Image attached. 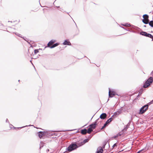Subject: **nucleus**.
Returning a JSON list of instances; mask_svg holds the SVG:
<instances>
[{
    "mask_svg": "<svg viewBox=\"0 0 153 153\" xmlns=\"http://www.w3.org/2000/svg\"><path fill=\"white\" fill-rule=\"evenodd\" d=\"M153 82V79L152 77H150L145 82V83L143 85L144 88H146L149 86L150 84Z\"/></svg>",
    "mask_w": 153,
    "mask_h": 153,
    "instance_id": "1",
    "label": "nucleus"
},
{
    "mask_svg": "<svg viewBox=\"0 0 153 153\" xmlns=\"http://www.w3.org/2000/svg\"><path fill=\"white\" fill-rule=\"evenodd\" d=\"M78 148V146L75 143H73L69 145L67 148L68 151L69 152H71Z\"/></svg>",
    "mask_w": 153,
    "mask_h": 153,
    "instance_id": "2",
    "label": "nucleus"
},
{
    "mask_svg": "<svg viewBox=\"0 0 153 153\" xmlns=\"http://www.w3.org/2000/svg\"><path fill=\"white\" fill-rule=\"evenodd\" d=\"M148 105H146L142 107L140 110V114H142L144 113L148 109Z\"/></svg>",
    "mask_w": 153,
    "mask_h": 153,
    "instance_id": "3",
    "label": "nucleus"
},
{
    "mask_svg": "<svg viewBox=\"0 0 153 153\" xmlns=\"http://www.w3.org/2000/svg\"><path fill=\"white\" fill-rule=\"evenodd\" d=\"M140 34L152 39V41L153 40V36L151 34L142 31L140 32Z\"/></svg>",
    "mask_w": 153,
    "mask_h": 153,
    "instance_id": "4",
    "label": "nucleus"
},
{
    "mask_svg": "<svg viewBox=\"0 0 153 153\" xmlns=\"http://www.w3.org/2000/svg\"><path fill=\"white\" fill-rule=\"evenodd\" d=\"M143 18L142 20L143 22L145 24H148L149 21L148 15L147 14H144L143 15Z\"/></svg>",
    "mask_w": 153,
    "mask_h": 153,
    "instance_id": "5",
    "label": "nucleus"
},
{
    "mask_svg": "<svg viewBox=\"0 0 153 153\" xmlns=\"http://www.w3.org/2000/svg\"><path fill=\"white\" fill-rule=\"evenodd\" d=\"M99 119L100 118H99L93 123L89 125V126L90 128L93 130L94 129L96 128V126L97 125V122Z\"/></svg>",
    "mask_w": 153,
    "mask_h": 153,
    "instance_id": "6",
    "label": "nucleus"
},
{
    "mask_svg": "<svg viewBox=\"0 0 153 153\" xmlns=\"http://www.w3.org/2000/svg\"><path fill=\"white\" fill-rule=\"evenodd\" d=\"M116 93L114 91H111V89L109 88V96L110 97H112L113 96L116 95Z\"/></svg>",
    "mask_w": 153,
    "mask_h": 153,
    "instance_id": "7",
    "label": "nucleus"
},
{
    "mask_svg": "<svg viewBox=\"0 0 153 153\" xmlns=\"http://www.w3.org/2000/svg\"><path fill=\"white\" fill-rule=\"evenodd\" d=\"M107 117V114L105 113H102L100 116V118L101 119H105Z\"/></svg>",
    "mask_w": 153,
    "mask_h": 153,
    "instance_id": "8",
    "label": "nucleus"
},
{
    "mask_svg": "<svg viewBox=\"0 0 153 153\" xmlns=\"http://www.w3.org/2000/svg\"><path fill=\"white\" fill-rule=\"evenodd\" d=\"M103 150L102 148L100 146L97 149V151L96 153H102Z\"/></svg>",
    "mask_w": 153,
    "mask_h": 153,
    "instance_id": "9",
    "label": "nucleus"
},
{
    "mask_svg": "<svg viewBox=\"0 0 153 153\" xmlns=\"http://www.w3.org/2000/svg\"><path fill=\"white\" fill-rule=\"evenodd\" d=\"M55 40H51L50 42H49L48 43V47H50L51 46H52L53 44L55 42Z\"/></svg>",
    "mask_w": 153,
    "mask_h": 153,
    "instance_id": "10",
    "label": "nucleus"
},
{
    "mask_svg": "<svg viewBox=\"0 0 153 153\" xmlns=\"http://www.w3.org/2000/svg\"><path fill=\"white\" fill-rule=\"evenodd\" d=\"M45 132L44 131H39L38 132L39 136L41 138L45 135Z\"/></svg>",
    "mask_w": 153,
    "mask_h": 153,
    "instance_id": "11",
    "label": "nucleus"
},
{
    "mask_svg": "<svg viewBox=\"0 0 153 153\" xmlns=\"http://www.w3.org/2000/svg\"><path fill=\"white\" fill-rule=\"evenodd\" d=\"M81 133L82 134H85L87 133V130L86 128L82 129L81 130Z\"/></svg>",
    "mask_w": 153,
    "mask_h": 153,
    "instance_id": "12",
    "label": "nucleus"
},
{
    "mask_svg": "<svg viewBox=\"0 0 153 153\" xmlns=\"http://www.w3.org/2000/svg\"><path fill=\"white\" fill-rule=\"evenodd\" d=\"M63 44L64 45H71V44L69 41H67V40H65L64 42L63 43Z\"/></svg>",
    "mask_w": 153,
    "mask_h": 153,
    "instance_id": "13",
    "label": "nucleus"
},
{
    "mask_svg": "<svg viewBox=\"0 0 153 153\" xmlns=\"http://www.w3.org/2000/svg\"><path fill=\"white\" fill-rule=\"evenodd\" d=\"M113 118L111 117H110L108 119L106 122L104 124H106V125L107 126V124L111 122Z\"/></svg>",
    "mask_w": 153,
    "mask_h": 153,
    "instance_id": "14",
    "label": "nucleus"
},
{
    "mask_svg": "<svg viewBox=\"0 0 153 153\" xmlns=\"http://www.w3.org/2000/svg\"><path fill=\"white\" fill-rule=\"evenodd\" d=\"M148 149L147 148V147H145L143 149L140 150V152H146L148 150Z\"/></svg>",
    "mask_w": 153,
    "mask_h": 153,
    "instance_id": "15",
    "label": "nucleus"
},
{
    "mask_svg": "<svg viewBox=\"0 0 153 153\" xmlns=\"http://www.w3.org/2000/svg\"><path fill=\"white\" fill-rule=\"evenodd\" d=\"M59 44L58 43H56L53 45L52 46H51L50 47V48H53L57 46H58L59 45Z\"/></svg>",
    "mask_w": 153,
    "mask_h": 153,
    "instance_id": "16",
    "label": "nucleus"
},
{
    "mask_svg": "<svg viewBox=\"0 0 153 153\" xmlns=\"http://www.w3.org/2000/svg\"><path fill=\"white\" fill-rule=\"evenodd\" d=\"M148 24L150 26L152 27H153V20H151L149 21Z\"/></svg>",
    "mask_w": 153,
    "mask_h": 153,
    "instance_id": "17",
    "label": "nucleus"
},
{
    "mask_svg": "<svg viewBox=\"0 0 153 153\" xmlns=\"http://www.w3.org/2000/svg\"><path fill=\"white\" fill-rule=\"evenodd\" d=\"M122 111H123V109H119L117 111V115H118L120 114H121L122 113Z\"/></svg>",
    "mask_w": 153,
    "mask_h": 153,
    "instance_id": "18",
    "label": "nucleus"
},
{
    "mask_svg": "<svg viewBox=\"0 0 153 153\" xmlns=\"http://www.w3.org/2000/svg\"><path fill=\"white\" fill-rule=\"evenodd\" d=\"M93 131V129L89 127V128L87 130V132L88 134H90Z\"/></svg>",
    "mask_w": 153,
    "mask_h": 153,
    "instance_id": "19",
    "label": "nucleus"
},
{
    "mask_svg": "<svg viewBox=\"0 0 153 153\" xmlns=\"http://www.w3.org/2000/svg\"><path fill=\"white\" fill-rule=\"evenodd\" d=\"M44 143L42 141H41L40 143V148L41 147H42L43 146H44Z\"/></svg>",
    "mask_w": 153,
    "mask_h": 153,
    "instance_id": "20",
    "label": "nucleus"
},
{
    "mask_svg": "<svg viewBox=\"0 0 153 153\" xmlns=\"http://www.w3.org/2000/svg\"><path fill=\"white\" fill-rule=\"evenodd\" d=\"M39 52V49H35L34 51V53L35 54H37Z\"/></svg>",
    "mask_w": 153,
    "mask_h": 153,
    "instance_id": "21",
    "label": "nucleus"
},
{
    "mask_svg": "<svg viewBox=\"0 0 153 153\" xmlns=\"http://www.w3.org/2000/svg\"><path fill=\"white\" fill-rule=\"evenodd\" d=\"M89 140V139H86L84 140L83 142L84 143L87 142Z\"/></svg>",
    "mask_w": 153,
    "mask_h": 153,
    "instance_id": "22",
    "label": "nucleus"
},
{
    "mask_svg": "<svg viewBox=\"0 0 153 153\" xmlns=\"http://www.w3.org/2000/svg\"><path fill=\"white\" fill-rule=\"evenodd\" d=\"M15 34L17 36H18L19 37H21V38H22V36H21V35L20 34H19L18 33H15Z\"/></svg>",
    "mask_w": 153,
    "mask_h": 153,
    "instance_id": "23",
    "label": "nucleus"
},
{
    "mask_svg": "<svg viewBox=\"0 0 153 153\" xmlns=\"http://www.w3.org/2000/svg\"><path fill=\"white\" fill-rule=\"evenodd\" d=\"M123 25L124 26H127V27H129V26H130V24H125V25Z\"/></svg>",
    "mask_w": 153,
    "mask_h": 153,
    "instance_id": "24",
    "label": "nucleus"
},
{
    "mask_svg": "<svg viewBox=\"0 0 153 153\" xmlns=\"http://www.w3.org/2000/svg\"><path fill=\"white\" fill-rule=\"evenodd\" d=\"M106 124H104V126L102 127L101 128V130L104 128L105 127H106Z\"/></svg>",
    "mask_w": 153,
    "mask_h": 153,
    "instance_id": "25",
    "label": "nucleus"
},
{
    "mask_svg": "<svg viewBox=\"0 0 153 153\" xmlns=\"http://www.w3.org/2000/svg\"><path fill=\"white\" fill-rule=\"evenodd\" d=\"M128 128L127 126H126L124 128V129L125 130H126Z\"/></svg>",
    "mask_w": 153,
    "mask_h": 153,
    "instance_id": "26",
    "label": "nucleus"
},
{
    "mask_svg": "<svg viewBox=\"0 0 153 153\" xmlns=\"http://www.w3.org/2000/svg\"><path fill=\"white\" fill-rule=\"evenodd\" d=\"M117 145L116 143H114L112 146L113 148H114L115 147L117 146Z\"/></svg>",
    "mask_w": 153,
    "mask_h": 153,
    "instance_id": "27",
    "label": "nucleus"
},
{
    "mask_svg": "<svg viewBox=\"0 0 153 153\" xmlns=\"http://www.w3.org/2000/svg\"><path fill=\"white\" fill-rule=\"evenodd\" d=\"M153 103V100H152L150 102H149L148 104L149 105H150L151 104H152Z\"/></svg>",
    "mask_w": 153,
    "mask_h": 153,
    "instance_id": "28",
    "label": "nucleus"
},
{
    "mask_svg": "<svg viewBox=\"0 0 153 153\" xmlns=\"http://www.w3.org/2000/svg\"><path fill=\"white\" fill-rule=\"evenodd\" d=\"M115 116H116L117 115V112H116L114 113V114H113Z\"/></svg>",
    "mask_w": 153,
    "mask_h": 153,
    "instance_id": "29",
    "label": "nucleus"
},
{
    "mask_svg": "<svg viewBox=\"0 0 153 153\" xmlns=\"http://www.w3.org/2000/svg\"><path fill=\"white\" fill-rule=\"evenodd\" d=\"M118 134H117V135H115L113 137L114 138H116L118 136Z\"/></svg>",
    "mask_w": 153,
    "mask_h": 153,
    "instance_id": "30",
    "label": "nucleus"
},
{
    "mask_svg": "<svg viewBox=\"0 0 153 153\" xmlns=\"http://www.w3.org/2000/svg\"><path fill=\"white\" fill-rule=\"evenodd\" d=\"M92 135H90L89 136L88 139V138L90 139L92 137Z\"/></svg>",
    "mask_w": 153,
    "mask_h": 153,
    "instance_id": "31",
    "label": "nucleus"
},
{
    "mask_svg": "<svg viewBox=\"0 0 153 153\" xmlns=\"http://www.w3.org/2000/svg\"><path fill=\"white\" fill-rule=\"evenodd\" d=\"M26 126H25V127ZM25 127V126H23V127H19V128H23L24 127Z\"/></svg>",
    "mask_w": 153,
    "mask_h": 153,
    "instance_id": "32",
    "label": "nucleus"
},
{
    "mask_svg": "<svg viewBox=\"0 0 153 153\" xmlns=\"http://www.w3.org/2000/svg\"><path fill=\"white\" fill-rule=\"evenodd\" d=\"M6 122H8V120L7 119L6 120Z\"/></svg>",
    "mask_w": 153,
    "mask_h": 153,
    "instance_id": "33",
    "label": "nucleus"
},
{
    "mask_svg": "<svg viewBox=\"0 0 153 153\" xmlns=\"http://www.w3.org/2000/svg\"><path fill=\"white\" fill-rule=\"evenodd\" d=\"M114 116V115H113L111 117L112 118V117H113Z\"/></svg>",
    "mask_w": 153,
    "mask_h": 153,
    "instance_id": "34",
    "label": "nucleus"
},
{
    "mask_svg": "<svg viewBox=\"0 0 153 153\" xmlns=\"http://www.w3.org/2000/svg\"><path fill=\"white\" fill-rule=\"evenodd\" d=\"M118 134V136H121V134H119V133Z\"/></svg>",
    "mask_w": 153,
    "mask_h": 153,
    "instance_id": "35",
    "label": "nucleus"
},
{
    "mask_svg": "<svg viewBox=\"0 0 153 153\" xmlns=\"http://www.w3.org/2000/svg\"><path fill=\"white\" fill-rule=\"evenodd\" d=\"M143 27H146V25H144L143 26Z\"/></svg>",
    "mask_w": 153,
    "mask_h": 153,
    "instance_id": "36",
    "label": "nucleus"
},
{
    "mask_svg": "<svg viewBox=\"0 0 153 153\" xmlns=\"http://www.w3.org/2000/svg\"><path fill=\"white\" fill-rule=\"evenodd\" d=\"M122 27L124 29L126 30V29H125L124 27Z\"/></svg>",
    "mask_w": 153,
    "mask_h": 153,
    "instance_id": "37",
    "label": "nucleus"
},
{
    "mask_svg": "<svg viewBox=\"0 0 153 153\" xmlns=\"http://www.w3.org/2000/svg\"><path fill=\"white\" fill-rule=\"evenodd\" d=\"M30 62H31V63H32V62H31V60H30Z\"/></svg>",
    "mask_w": 153,
    "mask_h": 153,
    "instance_id": "38",
    "label": "nucleus"
},
{
    "mask_svg": "<svg viewBox=\"0 0 153 153\" xmlns=\"http://www.w3.org/2000/svg\"><path fill=\"white\" fill-rule=\"evenodd\" d=\"M152 73H153V71H152V72H151V74H152Z\"/></svg>",
    "mask_w": 153,
    "mask_h": 153,
    "instance_id": "39",
    "label": "nucleus"
},
{
    "mask_svg": "<svg viewBox=\"0 0 153 153\" xmlns=\"http://www.w3.org/2000/svg\"><path fill=\"white\" fill-rule=\"evenodd\" d=\"M49 151V149H48V151Z\"/></svg>",
    "mask_w": 153,
    "mask_h": 153,
    "instance_id": "40",
    "label": "nucleus"
},
{
    "mask_svg": "<svg viewBox=\"0 0 153 153\" xmlns=\"http://www.w3.org/2000/svg\"><path fill=\"white\" fill-rule=\"evenodd\" d=\"M40 0H39V1L40 2ZM39 4H40V3H39Z\"/></svg>",
    "mask_w": 153,
    "mask_h": 153,
    "instance_id": "41",
    "label": "nucleus"
},
{
    "mask_svg": "<svg viewBox=\"0 0 153 153\" xmlns=\"http://www.w3.org/2000/svg\"><path fill=\"white\" fill-rule=\"evenodd\" d=\"M152 13H153V12H152Z\"/></svg>",
    "mask_w": 153,
    "mask_h": 153,
    "instance_id": "42",
    "label": "nucleus"
}]
</instances>
